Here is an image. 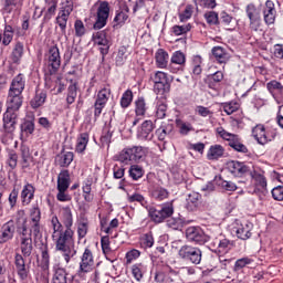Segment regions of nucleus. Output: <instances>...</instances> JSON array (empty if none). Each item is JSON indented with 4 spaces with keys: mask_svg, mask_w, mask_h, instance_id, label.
<instances>
[{
    "mask_svg": "<svg viewBox=\"0 0 283 283\" xmlns=\"http://www.w3.org/2000/svg\"><path fill=\"white\" fill-rule=\"evenodd\" d=\"M210 247H212L214 253L224 255L233 249V241L229 240L222 232H219L217 234H212Z\"/></svg>",
    "mask_w": 283,
    "mask_h": 283,
    "instance_id": "8",
    "label": "nucleus"
},
{
    "mask_svg": "<svg viewBox=\"0 0 283 283\" xmlns=\"http://www.w3.org/2000/svg\"><path fill=\"white\" fill-rule=\"evenodd\" d=\"M111 94L112 90L109 87H104L101 91H98L97 98L95 102L102 103L103 105H107Z\"/></svg>",
    "mask_w": 283,
    "mask_h": 283,
    "instance_id": "51",
    "label": "nucleus"
},
{
    "mask_svg": "<svg viewBox=\"0 0 283 283\" xmlns=\"http://www.w3.org/2000/svg\"><path fill=\"white\" fill-rule=\"evenodd\" d=\"M17 120H19V115L17 111H9L3 115V127L7 134H12L17 129Z\"/></svg>",
    "mask_w": 283,
    "mask_h": 283,
    "instance_id": "17",
    "label": "nucleus"
},
{
    "mask_svg": "<svg viewBox=\"0 0 283 283\" xmlns=\"http://www.w3.org/2000/svg\"><path fill=\"white\" fill-rule=\"evenodd\" d=\"M12 39H14V29H12V25L7 24L4 27L3 31V38H2V44L8 45L9 43H12Z\"/></svg>",
    "mask_w": 283,
    "mask_h": 283,
    "instance_id": "52",
    "label": "nucleus"
},
{
    "mask_svg": "<svg viewBox=\"0 0 283 283\" xmlns=\"http://www.w3.org/2000/svg\"><path fill=\"white\" fill-rule=\"evenodd\" d=\"M21 6H23V0H4L3 12H6V14H12V12L21 8Z\"/></svg>",
    "mask_w": 283,
    "mask_h": 283,
    "instance_id": "39",
    "label": "nucleus"
},
{
    "mask_svg": "<svg viewBox=\"0 0 283 283\" xmlns=\"http://www.w3.org/2000/svg\"><path fill=\"white\" fill-rule=\"evenodd\" d=\"M192 76H200L202 74V56L195 55L191 62Z\"/></svg>",
    "mask_w": 283,
    "mask_h": 283,
    "instance_id": "47",
    "label": "nucleus"
},
{
    "mask_svg": "<svg viewBox=\"0 0 283 283\" xmlns=\"http://www.w3.org/2000/svg\"><path fill=\"white\" fill-rule=\"evenodd\" d=\"M6 165L11 171H14V169H17V166L19 165V154H17L14 149H7Z\"/></svg>",
    "mask_w": 283,
    "mask_h": 283,
    "instance_id": "33",
    "label": "nucleus"
},
{
    "mask_svg": "<svg viewBox=\"0 0 283 283\" xmlns=\"http://www.w3.org/2000/svg\"><path fill=\"white\" fill-rule=\"evenodd\" d=\"M132 101H134V92L132 90L125 91L120 97V107L127 109L132 105Z\"/></svg>",
    "mask_w": 283,
    "mask_h": 283,
    "instance_id": "50",
    "label": "nucleus"
},
{
    "mask_svg": "<svg viewBox=\"0 0 283 283\" xmlns=\"http://www.w3.org/2000/svg\"><path fill=\"white\" fill-rule=\"evenodd\" d=\"M139 140H151L154 138V122L145 120L137 132Z\"/></svg>",
    "mask_w": 283,
    "mask_h": 283,
    "instance_id": "23",
    "label": "nucleus"
},
{
    "mask_svg": "<svg viewBox=\"0 0 283 283\" xmlns=\"http://www.w3.org/2000/svg\"><path fill=\"white\" fill-rule=\"evenodd\" d=\"M222 156H224V147L221 145L210 146L207 154L208 160H219V158H222Z\"/></svg>",
    "mask_w": 283,
    "mask_h": 283,
    "instance_id": "36",
    "label": "nucleus"
},
{
    "mask_svg": "<svg viewBox=\"0 0 283 283\" xmlns=\"http://www.w3.org/2000/svg\"><path fill=\"white\" fill-rule=\"evenodd\" d=\"M167 226L170 229H174L175 231H180V229H182V227H185V221H182V219H180V218H170L167 221Z\"/></svg>",
    "mask_w": 283,
    "mask_h": 283,
    "instance_id": "61",
    "label": "nucleus"
},
{
    "mask_svg": "<svg viewBox=\"0 0 283 283\" xmlns=\"http://www.w3.org/2000/svg\"><path fill=\"white\" fill-rule=\"evenodd\" d=\"M156 65L157 67H160L161 70L167 67V63H169V53L165 51L164 49H158L156 54Z\"/></svg>",
    "mask_w": 283,
    "mask_h": 283,
    "instance_id": "35",
    "label": "nucleus"
},
{
    "mask_svg": "<svg viewBox=\"0 0 283 283\" xmlns=\"http://www.w3.org/2000/svg\"><path fill=\"white\" fill-rule=\"evenodd\" d=\"M186 238L189 242H196V244H205L209 240L205 231L196 227H189L186 230Z\"/></svg>",
    "mask_w": 283,
    "mask_h": 283,
    "instance_id": "13",
    "label": "nucleus"
},
{
    "mask_svg": "<svg viewBox=\"0 0 283 283\" xmlns=\"http://www.w3.org/2000/svg\"><path fill=\"white\" fill-rule=\"evenodd\" d=\"M21 59H23V43L18 42L11 53V61L12 63L19 64L21 63Z\"/></svg>",
    "mask_w": 283,
    "mask_h": 283,
    "instance_id": "44",
    "label": "nucleus"
},
{
    "mask_svg": "<svg viewBox=\"0 0 283 283\" xmlns=\"http://www.w3.org/2000/svg\"><path fill=\"white\" fill-rule=\"evenodd\" d=\"M200 205H202V195L196 191L190 192L186 199L187 211H198Z\"/></svg>",
    "mask_w": 283,
    "mask_h": 283,
    "instance_id": "22",
    "label": "nucleus"
},
{
    "mask_svg": "<svg viewBox=\"0 0 283 283\" xmlns=\"http://www.w3.org/2000/svg\"><path fill=\"white\" fill-rule=\"evenodd\" d=\"M238 109H240V104L238 102H228L223 104V112H226L228 116H231V114L238 112Z\"/></svg>",
    "mask_w": 283,
    "mask_h": 283,
    "instance_id": "62",
    "label": "nucleus"
},
{
    "mask_svg": "<svg viewBox=\"0 0 283 283\" xmlns=\"http://www.w3.org/2000/svg\"><path fill=\"white\" fill-rule=\"evenodd\" d=\"M147 155V150L143 146H132L124 148L119 155V163H138V160H143Z\"/></svg>",
    "mask_w": 283,
    "mask_h": 283,
    "instance_id": "5",
    "label": "nucleus"
},
{
    "mask_svg": "<svg viewBox=\"0 0 283 283\" xmlns=\"http://www.w3.org/2000/svg\"><path fill=\"white\" fill-rule=\"evenodd\" d=\"M154 92L156 94H167L171 90L169 84V78H167V73L163 71H157L153 76Z\"/></svg>",
    "mask_w": 283,
    "mask_h": 283,
    "instance_id": "10",
    "label": "nucleus"
},
{
    "mask_svg": "<svg viewBox=\"0 0 283 283\" xmlns=\"http://www.w3.org/2000/svg\"><path fill=\"white\" fill-rule=\"evenodd\" d=\"M71 179H70V170H61L57 176V189H70Z\"/></svg>",
    "mask_w": 283,
    "mask_h": 283,
    "instance_id": "34",
    "label": "nucleus"
},
{
    "mask_svg": "<svg viewBox=\"0 0 283 283\" xmlns=\"http://www.w3.org/2000/svg\"><path fill=\"white\" fill-rule=\"evenodd\" d=\"M74 160V153L72 151H62L55 157V163L59 167H70Z\"/></svg>",
    "mask_w": 283,
    "mask_h": 283,
    "instance_id": "30",
    "label": "nucleus"
},
{
    "mask_svg": "<svg viewBox=\"0 0 283 283\" xmlns=\"http://www.w3.org/2000/svg\"><path fill=\"white\" fill-rule=\"evenodd\" d=\"M178 255L190 264L198 265L202 262V250L192 245H182L178 251Z\"/></svg>",
    "mask_w": 283,
    "mask_h": 283,
    "instance_id": "7",
    "label": "nucleus"
},
{
    "mask_svg": "<svg viewBox=\"0 0 283 283\" xmlns=\"http://www.w3.org/2000/svg\"><path fill=\"white\" fill-rule=\"evenodd\" d=\"M132 180H140L145 176V169L140 165H132L128 170Z\"/></svg>",
    "mask_w": 283,
    "mask_h": 283,
    "instance_id": "41",
    "label": "nucleus"
},
{
    "mask_svg": "<svg viewBox=\"0 0 283 283\" xmlns=\"http://www.w3.org/2000/svg\"><path fill=\"white\" fill-rule=\"evenodd\" d=\"M88 143H90V134L81 133L76 139V146H75L76 154H84L85 150L87 149Z\"/></svg>",
    "mask_w": 283,
    "mask_h": 283,
    "instance_id": "31",
    "label": "nucleus"
},
{
    "mask_svg": "<svg viewBox=\"0 0 283 283\" xmlns=\"http://www.w3.org/2000/svg\"><path fill=\"white\" fill-rule=\"evenodd\" d=\"M128 202H139L145 209H149V203L145 200V197L140 193H134L128 196Z\"/></svg>",
    "mask_w": 283,
    "mask_h": 283,
    "instance_id": "59",
    "label": "nucleus"
},
{
    "mask_svg": "<svg viewBox=\"0 0 283 283\" xmlns=\"http://www.w3.org/2000/svg\"><path fill=\"white\" fill-rule=\"evenodd\" d=\"M23 105V94L8 92L7 96V109L11 112H19Z\"/></svg>",
    "mask_w": 283,
    "mask_h": 283,
    "instance_id": "18",
    "label": "nucleus"
},
{
    "mask_svg": "<svg viewBox=\"0 0 283 283\" xmlns=\"http://www.w3.org/2000/svg\"><path fill=\"white\" fill-rule=\"evenodd\" d=\"M135 114L136 116H145L147 114V102H145V97H138L135 101Z\"/></svg>",
    "mask_w": 283,
    "mask_h": 283,
    "instance_id": "45",
    "label": "nucleus"
},
{
    "mask_svg": "<svg viewBox=\"0 0 283 283\" xmlns=\"http://www.w3.org/2000/svg\"><path fill=\"white\" fill-rule=\"evenodd\" d=\"M143 263H136L132 265V275L136 282H140V280H143Z\"/></svg>",
    "mask_w": 283,
    "mask_h": 283,
    "instance_id": "60",
    "label": "nucleus"
},
{
    "mask_svg": "<svg viewBox=\"0 0 283 283\" xmlns=\"http://www.w3.org/2000/svg\"><path fill=\"white\" fill-rule=\"evenodd\" d=\"M211 52L218 63H227L231 59L227 50L222 46H214Z\"/></svg>",
    "mask_w": 283,
    "mask_h": 283,
    "instance_id": "32",
    "label": "nucleus"
},
{
    "mask_svg": "<svg viewBox=\"0 0 283 283\" xmlns=\"http://www.w3.org/2000/svg\"><path fill=\"white\" fill-rule=\"evenodd\" d=\"M15 231V219H11L8 222H6L0 229V244H6L7 242H10V240H13Z\"/></svg>",
    "mask_w": 283,
    "mask_h": 283,
    "instance_id": "11",
    "label": "nucleus"
},
{
    "mask_svg": "<svg viewBox=\"0 0 283 283\" xmlns=\"http://www.w3.org/2000/svg\"><path fill=\"white\" fill-rule=\"evenodd\" d=\"M23 90H25V75L19 73L15 77H13L9 92L14 94H23Z\"/></svg>",
    "mask_w": 283,
    "mask_h": 283,
    "instance_id": "26",
    "label": "nucleus"
},
{
    "mask_svg": "<svg viewBox=\"0 0 283 283\" xmlns=\"http://www.w3.org/2000/svg\"><path fill=\"white\" fill-rule=\"evenodd\" d=\"M93 41L96 45H107L109 41L107 40V33L105 31H98L93 34Z\"/></svg>",
    "mask_w": 283,
    "mask_h": 283,
    "instance_id": "55",
    "label": "nucleus"
},
{
    "mask_svg": "<svg viewBox=\"0 0 283 283\" xmlns=\"http://www.w3.org/2000/svg\"><path fill=\"white\" fill-rule=\"evenodd\" d=\"M52 240L55 242L56 251L62 252L65 264H70L72 259L76 258V247L74 245V237L67 233V229L63 228V223L59 217L51 218Z\"/></svg>",
    "mask_w": 283,
    "mask_h": 283,
    "instance_id": "1",
    "label": "nucleus"
},
{
    "mask_svg": "<svg viewBox=\"0 0 283 283\" xmlns=\"http://www.w3.org/2000/svg\"><path fill=\"white\" fill-rule=\"evenodd\" d=\"M186 63L187 56L185 55V53H182V51H176L175 53H172L168 69L172 74H178V72H180V70L185 67Z\"/></svg>",
    "mask_w": 283,
    "mask_h": 283,
    "instance_id": "15",
    "label": "nucleus"
},
{
    "mask_svg": "<svg viewBox=\"0 0 283 283\" xmlns=\"http://www.w3.org/2000/svg\"><path fill=\"white\" fill-rule=\"evenodd\" d=\"M44 81H45V86L49 87V90H52V87H56V85L62 83L63 76L46 72Z\"/></svg>",
    "mask_w": 283,
    "mask_h": 283,
    "instance_id": "37",
    "label": "nucleus"
},
{
    "mask_svg": "<svg viewBox=\"0 0 283 283\" xmlns=\"http://www.w3.org/2000/svg\"><path fill=\"white\" fill-rule=\"evenodd\" d=\"M277 11L275 10V3L271 0L265 2V8L263 9V19L266 25H273L275 23V17Z\"/></svg>",
    "mask_w": 283,
    "mask_h": 283,
    "instance_id": "24",
    "label": "nucleus"
},
{
    "mask_svg": "<svg viewBox=\"0 0 283 283\" xmlns=\"http://www.w3.org/2000/svg\"><path fill=\"white\" fill-rule=\"evenodd\" d=\"M34 191H36V188H34L32 184H27L25 186H23L20 195L23 207H28V205H30V202L34 200Z\"/></svg>",
    "mask_w": 283,
    "mask_h": 283,
    "instance_id": "27",
    "label": "nucleus"
},
{
    "mask_svg": "<svg viewBox=\"0 0 283 283\" xmlns=\"http://www.w3.org/2000/svg\"><path fill=\"white\" fill-rule=\"evenodd\" d=\"M96 11V20L93 24L94 30H103L107 25V19H109V2L98 1Z\"/></svg>",
    "mask_w": 283,
    "mask_h": 283,
    "instance_id": "9",
    "label": "nucleus"
},
{
    "mask_svg": "<svg viewBox=\"0 0 283 283\" xmlns=\"http://www.w3.org/2000/svg\"><path fill=\"white\" fill-rule=\"evenodd\" d=\"M252 135L255 138V140L259 143V145H266V143L271 140L269 138V135H266V128H264L263 125H256L252 129Z\"/></svg>",
    "mask_w": 283,
    "mask_h": 283,
    "instance_id": "29",
    "label": "nucleus"
},
{
    "mask_svg": "<svg viewBox=\"0 0 283 283\" xmlns=\"http://www.w3.org/2000/svg\"><path fill=\"white\" fill-rule=\"evenodd\" d=\"M208 25H220V20L218 18V12L208 11L203 14Z\"/></svg>",
    "mask_w": 283,
    "mask_h": 283,
    "instance_id": "57",
    "label": "nucleus"
},
{
    "mask_svg": "<svg viewBox=\"0 0 283 283\" xmlns=\"http://www.w3.org/2000/svg\"><path fill=\"white\" fill-rule=\"evenodd\" d=\"M21 133L27 136L34 134V117L24 118L23 123L20 126Z\"/></svg>",
    "mask_w": 283,
    "mask_h": 283,
    "instance_id": "43",
    "label": "nucleus"
},
{
    "mask_svg": "<svg viewBox=\"0 0 283 283\" xmlns=\"http://www.w3.org/2000/svg\"><path fill=\"white\" fill-rule=\"evenodd\" d=\"M41 269L44 271H50V252L48 251V245L41 248Z\"/></svg>",
    "mask_w": 283,
    "mask_h": 283,
    "instance_id": "48",
    "label": "nucleus"
},
{
    "mask_svg": "<svg viewBox=\"0 0 283 283\" xmlns=\"http://www.w3.org/2000/svg\"><path fill=\"white\" fill-rule=\"evenodd\" d=\"M248 174H250L254 187L255 189H258V191H266V177L264 176V171L258 170L255 168H253L252 170L250 168V171Z\"/></svg>",
    "mask_w": 283,
    "mask_h": 283,
    "instance_id": "19",
    "label": "nucleus"
},
{
    "mask_svg": "<svg viewBox=\"0 0 283 283\" xmlns=\"http://www.w3.org/2000/svg\"><path fill=\"white\" fill-rule=\"evenodd\" d=\"M224 78V73L217 71L214 74L208 75V87L216 90L218 83H221Z\"/></svg>",
    "mask_w": 283,
    "mask_h": 283,
    "instance_id": "40",
    "label": "nucleus"
},
{
    "mask_svg": "<svg viewBox=\"0 0 283 283\" xmlns=\"http://www.w3.org/2000/svg\"><path fill=\"white\" fill-rule=\"evenodd\" d=\"M25 217H18L15 218V229L20 235V240L27 239L31 240L32 234L34 235V232L31 230V226H29V232H28V224H27Z\"/></svg>",
    "mask_w": 283,
    "mask_h": 283,
    "instance_id": "16",
    "label": "nucleus"
},
{
    "mask_svg": "<svg viewBox=\"0 0 283 283\" xmlns=\"http://www.w3.org/2000/svg\"><path fill=\"white\" fill-rule=\"evenodd\" d=\"M228 170L232 176H235L237 178H242V176H245V174H249L251 171V167L247 166L244 163L240 161H229L228 163Z\"/></svg>",
    "mask_w": 283,
    "mask_h": 283,
    "instance_id": "20",
    "label": "nucleus"
},
{
    "mask_svg": "<svg viewBox=\"0 0 283 283\" xmlns=\"http://www.w3.org/2000/svg\"><path fill=\"white\" fill-rule=\"evenodd\" d=\"M142 249H151L154 247V234L151 232L145 233L139 239Z\"/></svg>",
    "mask_w": 283,
    "mask_h": 283,
    "instance_id": "53",
    "label": "nucleus"
},
{
    "mask_svg": "<svg viewBox=\"0 0 283 283\" xmlns=\"http://www.w3.org/2000/svg\"><path fill=\"white\" fill-rule=\"evenodd\" d=\"M253 261L250 258H241L234 263V271H242L244 266H249Z\"/></svg>",
    "mask_w": 283,
    "mask_h": 283,
    "instance_id": "64",
    "label": "nucleus"
},
{
    "mask_svg": "<svg viewBox=\"0 0 283 283\" xmlns=\"http://www.w3.org/2000/svg\"><path fill=\"white\" fill-rule=\"evenodd\" d=\"M52 283H67V274L63 269L59 268L57 270H55Z\"/></svg>",
    "mask_w": 283,
    "mask_h": 283,
    "instance_id": "58",
    "label": "nucleus"
},
{
    "mask_svg": "<svg viewBox=\"0 0 283 283\" xmlns=\"http://www.w3.org/2000/svg\"><path fill=\"white\" fill-rule=\"evenodd\" d=\"M128 19H129V7L124 6L116 11L114 21L115 23H117V25H123V23H125V21H127Z\"/></svg>",
    "mask_w": 283,
    "mask_h": 283,
    "instance_id": "38",
    "label": "nucleus"
},
{
    "mask_svg": "<svg viewBox=\"0 0 283 283\" xmlns=\"http://www.w3.org/2000/svg\"><path fill=\"white\" fill-rule=\"evenodd\" d=\"M44 65L49 74H56L61 69V51L59 46H51L48 52L44 54Z\"/></svg>",
    "mask_w": 283,
    "mask_h": 283,
    "instance_id": "6",
    "label": "nucleus"
},
{
    "mask_svg": "<svg viewBox=\"0 0 283 283\" xmlns=\"http://www.w3.org/2000/svg\"><path fill=\"white\" fill-rule=\"evenodd\" d=\"M45 1V7L46 12L44 14V19H52L54 14H56V7L59 6V0H44Z\"/></svg>",
    "mask_w": 283,
    "mask_h": 283,
    "instance_id": "42",
    "label": "nucleus"
},
{
    "mask_svg": "<svg viewBox=\"0 0 283 283\" xmlns=\"http://www.w3.org/2000/svg\"><path fill=\"white\" fill-rule=\"evenodd\" d=\"M148 216L153 222L160 224L164 220H167V218H171V216H174V202H166L157 208L149 207Z\"/></svg>",
    "mask_w": 283,
    "mask_h": 283,
    "instance_id": "3",
    "label": "nucleus"
},
{
    "mask_svg": "<svg viewBox=\"0 0 283 283\" xmlns=\"http://www.w3.org/2000/svg\"><path fill=\"white\" fill-rule=\"evenodd\" d=\"M77 91H78V86L76 85V83H73L69 86L67 96H66L67 105H72V103H74V101H76Z\"/></svg>",
    "mask_w": 283,
    "mask_h": 283,
    "instance_id": "54",
    "label": "nucleus"
},
{
    "mask_svg": "<svg viewBox=\"0 0 283 283\" xmlns=\"http://www.w3.org/2000/svg\"><path fill=\"white\" fill-rule=\"evenodd\" d=\"M93 266H94V254L92 253V250H90V248H86L81 258L78 275H83V273H90Z\"/></svg>",
    "mask_w": 283,
    "mask_h": 283,
    "instance_id": "14",
    "label": "nucleus"
},
{
    "mask_svg": "<svg viewBox=\"0 0 283 283\" xmlns=\"http://www.w3.org/2000/svg\"><path fill=\"white\" fill-rule=\"evenodd\" d=\"M69 19H70V12L67 11H61L56 17V23L60 27L62 34H65Z\"/></svg>",
    "mask_w": 283,
    "mask_h": 283,
    "instance_id": "46",
    "label": "nucleus"
},
{
    "mask_svg": "<svg viewBox=\"0 0 283 283\" xmlns=\"http://www.w3.org/2000/svg\"><path fill=\"white\" fill-rule=\"evenodd\" d=\"M151 196L155 200H167V198H169V191L158 186L153 189Z\"/></svg>",
    "mask_w": 283,
    "mask_h": 283,
    "instance_id": "49",
    "label": "nucleus"
},
{
    "mask_svg": "<svg viewBox=\"0 0 283 283\" xmlns=\"http://www.w3.org/2000/svg\"><path fill=\"white\" fill-rule=\"evenodd\" d=\"M112 136L113 134L109 128L105 127L99 139L101 147H109V144L112 143Z\"/></svg>",
    "mask_w": 283,
    "mask_h": 283,
    "instance_id": "56",
    "label": "nucleus"
},
{
    "mask_svg": "<svg viewBox=\"0 0 283 283\" xmlns=\"http://www.w3.org/2000/svg\"><path fill=\"white\" fill-rule=\"evenodd\" d=\"M21 253H15L14 255V265L15 271L20 280L25 281L30 275V266L25 265V259L32 255L34 247L32 245V239H21L20 241Z\"/></svg>",
    "mask_w": 283,
    "mask_h": 283,
    "instance_id": "2",
    "label": "nucleus"
},
{
    "mask_svg": "<svg viewBox=\"0 0 283 283\" xmlns=\"http://www.w3.org/2000/svg\"><path fill=\"white\" fill-rule=\"evenodd\" d=\"M251 231H253V223H241L239 227L235 228V235L237 238H239V240H249V238L253 235Z\"/></svg>",
    "mask_w": 283,
    "mask_h": 283,
    "instance_id": "28",
    "label": "nucleus"
},
{
    "mask_svg": "<svg viewBox=\"0 0 283 283\" xmlns=\"http://www.w3.org/2000/svg\"><path fill=\"white\" fill-rule=\"evenodd\" d=\"M45 101H48V91L38 88L30 101V106L32 109H39V107L45 105Z\"/></svg>",
    "mask_w": 283,
    "mask_h": 283,
    "instance_id": "25",
    "label": "nucleus"
},
{
    "mask_svg": "<svg viewBox=\"0 0 283 283\" xmlns=\"http://www.w3.org/2000/svg\"><path fill=\"white\" fill-rule=\"evenodd\" d=\"M61 220L64 229H66V233H70L74 238V230H72V227H74V216L72 214V209L70 207L62 208Z\"/></svg>",
    "mask_w": 283,
    "mask_h": 283,
    "instance_id": "21",
    "label": "nucleus"
},
{
    "mask_svg": "<svg viewBox=\"0 0 283 283\" xmlns=\"http://www.w3.org/2000/svg\"><path fill=\"white\" fill-rule=\"evenodd\" d=\"M30 218L31 233H33L34 238H39L41 235V209H39V206L31 208Z\"/></svg>",
    "mask_w": 283,
    "mask_h": 283,
    "instance_id": "12",
    "label": "nucleus"
},
{
    "mask_svg": "<svg viewBox=\"0 0 283 283\" xmlns=\"http://www.w3.org/2000/svg\"><path fill=\"white\" fill-rule=\"evenodd\" d=\"M216 133L220 138L228 142L229 147L234 149V151H239V154H249V148L242 144V139L239 135L227 132L222 127H217Z\"/></svg>",
    "mask_w": 283,
    "mask_h": 283,
    "instance_id": "4",
    "label": "nucleus"
},
{
    "mask_svg": "<svg viewBox=\"0 0 283 283\" xmlns=\"http://www.w3.org/2000/svg\"><path fill=\"white\" fill-rule=\"evenodd\" d=\"M87 229H88L87 220L83 219L82 221H80V223L77 226V235H78L80 240H83V238H85V235H87Z\"/></svg>",
    "mask_w": 283,
    "mask_h": 283,
    "instance_id": "63",
    "label": "nucleus"
}]
</instances>
